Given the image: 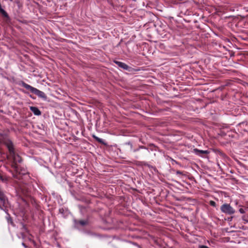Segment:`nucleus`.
<instances>
[{"mask_svg": "<svg viewBox=\"0 0 248 248\" xmlns=\"http://www.w3.org/2000/svg\"><path fill=\"white\" fill-rule=\"evenodd\" d=\"M199 248H209L206 246L204 245H201L199 246Z\"/></svg>", "mask_w": 248, "mask_h": 248, "instance_id": "obj_15", "label": "nucleus"}, {"mask_svg": "<svg viewBox=\"0 0 248 248\" xmlns=\"http://www.w3.org/2000/svg\"><path fill=\"white\" fill-rule=\"evenodd\" d=\"M114 62L120 68L127 70L128 71H130V69H131V67L129 66L128 65L125 64L124 62H119V61H114Z\"/></svg>", "mask_w": 248, "mask_h": 248, "instance_id": "obj_4", "label": "nucleus"}, {"mask_svg": "<svg viewBox=\"0 0 248 248\" xmlns=\"http://www.w3.org/2000/svg\"><path fill=\"white\" fill-rule=\"evenodd\" d=\"M194 152L197 155L202 156V155H207L209 153V152L207 150H201L197 148L194 149Z\"/></svg>", "mask_w": 248, "mask_h": 248, "instance_id": "obj_5", "label": "nucleus"}, {"mask_svg": "<svg viewBox=\"0 0 248 248\" xmlns=\"http://www.w3.org/2000/svg\"><path fill=\"white\" fill-rule=\"evenodd\" d=\"M0 202L3 206H6L7 200L3 193L0 190Z\"/></svg>", "mask_w": 248, "mask_h": 248, "instance_id": "obj_6", "label": "nucleus"}, {"mask_svg": "<svg viewBox=\"0 0 248 248\" xmlns=\"http://www.w3.org/2000/svg\"><path fill=\"white\" fill-rule=\"evenodd\" d=\"M5 145L8 149L9 155L13 161L12 166L13 168L16 169L17 163H20L22 161V158L18 154H16L13 142L11 140H7L5 142Z\"/></svg>", "mask_w": 248, "mask_h": 248, "instance_id": "obj_1", "label": "nucleus"}, {"mask_svg": "<svg viewBox=\"0 0 248 248\" xmlns=\"http://www.w3.org/2000/svg\"><path fill=\"white\" fill-rule=\"evenodd\" d=\"M78 223L82 226H84L87 223V221L85 220H80L78 221Z\"/></svg>", "mask_w": 248, "mask_h": 248, "instance_id": "obj_11", "label": "nucleus"}, {"mask_svg": "<svg viewBox=\"0 0 248 248\" xmlns=\"http://www.w3.org/2000/svg\"><path fill=\"white\" fill-rule=\"evenodd\" d=\"M139 149H146V152L145 153V155H147V154H148L149 153V152H149V150H148V148H147L146 147H145V146H144L140 145V146H139Z\"/></svg>", "mask_w": 248, "mask_h": 248, "instance_id": "obj_10", "label": "nucleus"}, {"mask_svg": "<svg viewBox=\"0 0 248 248\" xmlns=\"http://www.w3.org/2000/svg\"><path fill=\"white\" fill-rule=\"evenodd\" d=\"M93 138L96 140L97 141V142H98L99 143H101L103 145H105L106 143L105 142H104V140H102V139H100L99 138H98V137H97L96 136L94 135H93Z\"/></svg>", "mask_w": 248, "mask_h": 248, "instance_id": "obj_8", "label": "nucleus"}, {"mask_svg": "<svg viewBox=\"0 0 248 248\" xmlns=\"http://www.w3.org/2000/svg\"><path fill=\"white\" fill-rule=\"evenodd\" d=\"M176 174L177 175H183V172L180 170H177L176 171Z\"/></svg>", "mask_w": 248, "mask_h": 248, "instance_id": "obj_13", "label": "nucleus"}, {"mask_svg": "<svg viewBox=\"0 0 248 248\" xmlns=\"http://www.w3.org/2000/svg\"><path fill=\"white\" fill-rule=\"evenodd\" d=\"M59 212H60V213H63V212H64V209H63L62 208H60V209H59Z\"/></svg>", "mask_w": 248, "mask_h": 248, "instance_id": "obj_16", "label": "nucleus"}, {"mask_svg": "<svg viewBox=\"0 0 248 248\" xmlns=\"http://www.w3.org/2000/svg\"><path fill=\"white\" fill-rule=\"evenodd\" d=\"M0 179H2V176L1 175H0Z\"/></svg>", "mask_w": 248, "mask_h": 248, "instance_id": "obj_19", "label": "nucleus"}, {"mask_svg": "<svg viewBox=\"0 0 248 248\" xmlns=\"http://www.w3.org/2000/svg\"><path fill=\"white\" fill-rule=\"evenodd\" d=\"M7 141L5 139V137L2 134H0V144L4 143L5 144V142Z\"/></svg>", "mask_w": 248, "mask_h": 248, "instance_id": "obj_9", "label": "nucleus"}, {"mask_svg": "<svg viewBox=\"0 0 248 248\" xmlns=\"http://www.w3.org/2000/svg\"><path fill=\"white\" fill-rule=\"evenodd\" d=\"M209 204L211 206H213V207H216V203L215 202H214L213 201H210L209 202Z\"/></svg>", "mask_w": 248, "mask_h": 248, "instance_id": "obj_12", "label": "nucleus"}, {"mask_svg": "<svg viewBox=\"0 0 248 248\" xmlns=\"http://www.w3.org/2000/svg\"><path fill=\"white\" fill-rule=\"evenodd\" d=\"M22 245L25 248H27V246L24 243H22Z\"/></svg>", "mask_w": 248, "mask_h": 248, "instance_id": "obj_18", "label": "nucleus"}, {"mask_svg": "<svg viewBox=\"0 0 248 248\" xmlns=\"http://www.w3.org/2000/svg\"><path fill=\"white\" fill-rule=\"evenodd\" d=\"M30 110L35 115L39 116L41 114V111L36 107H30Z\"/></svg>", "mask_w": 248, "mask_h": 248, "instance_id": "obj_7", "label": "nucleus"}, {"mask_svg": "<svg viewBox=\"0 0 248 248\" xmlns=\"http://www.w3.org/2000/svg\"><path fill=\"white\" fill-rule=\"evenodd\" d=\"M140 150L139 148H137V149H135L133 150V151L134 152H138L139 150Z\"/></svg>", "mask_w": 248, "mask_h": 248, "instance_id": "obj_17", "label": "nucleus"}, {"mask_svg": "<svg viewBox=\"0 0 248 248\" xmlns=\"http://www.w3.org/2000/svg\"><path fill=\"white\" fill-rule=\"evenodd\" d=\"M247 12H248V9L247 10Z\"/></svg>", "mask_w": 248, "mask_h": 248, "instance_id": "obj_20", "label": "nucleus"}, {"mask_svg": "<svg viewBox=\"0 0 248 248\" xmlns=\"http://www.w3.org/2000/svg\"><path fill=\"white\" fill-rule=\"evenodd\" d=\"M222 212L228 214L232 215L235 213L234 209L230 205V204L224 203L220 207Z\"/></svg>", "mask_w": 248, "mask_h": 248, "instance_id": "obj_3", "label": "nucleus"}, {"mask_svg": "<svg viewBox=\"0 0 248 248\" xmlns=\"http://www.w3.org/2000/svg\"><path fill=\"white\" fill-rule=\"evenodd\" d=\"M239 211L241 214H244L245 212V210L242 208H240Z\"/></svg>", "mask_w": 248, "mask_h": 248, "instance_id": "obj_14", "label": "nucleus"}, {"mask_svg": "<svg viewBox=\"0 0 248 248\" xmlns=\"http://www.w3.org/2000/svg\"><path fill=\"white\" fill-rule=\"evenodd\" d=\"M21 85L22 87L26 88L27 90H29L31 92L34 93L38 97L43 98L45 100H46L47 96L43 92L41 91L38 90L37 89L31 86V85L27 84L24 81L22 82Z\"/></svg>", "mask_w": 248, "mask_h": 248, "instance_id": "obj_2", "label": "nucleus"}]
</instances>
